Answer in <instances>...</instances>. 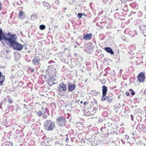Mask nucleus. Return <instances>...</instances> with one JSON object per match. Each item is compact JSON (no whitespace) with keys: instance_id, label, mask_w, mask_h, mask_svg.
<instances>
[{"instance_id":"obj_1","label":"nucleus","mask_w":146,"mask_h":146,"mask_svg":"<svg viewBox=\"0 0 146 146\" xmlns=\"http://www.w3.org/2000/svg\"><path fill=\"white\" fill-rule=\"evenodd\" d=\"M44 127L47 131H52L55 128V124L51 120H47L44 122Z\"/></svg>"},{"instance_id":"obj_2","label":"nucleus","mask_w":146,"mask_h":146,"mask_svg":"<svg viewBox=\"0 0 146 146\" xmlns=\"http://www.w3.org/2000/svg\"><path fill=\"white\" fill-rule=\"evenodd\" d=\"M56 69L54 68L52 65H51L48 66L47 69L46 70V75L44 76V77L46 78L47 77L46 76L48 75V76L49 74H51L52 75L54 76L55 77L56 75Z\"/></svg>"},{"instance_id":"obj_3","label":"nucleus","mask_w":146,"mask_h":146,"mask_svg":"<svg viewBox=\"0 0 146 146\" xmlns=\"http://www.w3.org/2000/svg\"><path fill=\"white\" fill-rule=\"evenodd\" d=\"M57 123L60 126H64L66 123L65 118L60 116L56 118Z\"/></svg>"},{"instance_id":"obj_4","label":"nucleus","mask_w":146,"mask_h":146,"mask_svg":"<svg viewBox=\"0 0 146 146\" xmlns=\"http://www.w3.org/2000/svg\"><path fill=\"white\" fill-rule=\"evenodd\" d=\"M8 35H10L9 38H8L7 40L10 43L11 46H12L16 42L15 39V35L13 34H10L9 33Z\"/></svg>"},{"instance_id":"obj_5","label":"nucleus","mask_w":146,"mask_h":146,"mask_svg":"<svg viewBox=\"0 0 146 146\" xmlns=\"http://www.w3.org/2000/svg\"><path fill=\"white\" fill-rule=\"evenodd\" d=\"M12 47L14 50L17 51L21 50L23 48V45L18 42H16Z\"/></svg>"},{"instance_id":"obj_6","label":"nucleus","mask_w":146,"mask_h":146,"mask_svg":"<svg viewBox=\"0 0 146 146\" xmlns=\"http://www.w3.org/2000/svg\"><path fill=\"white\" fill-rule=\"evenodd\" d=\"M49 79L48 80V84L50 86H52L53 84H54V82L56 79L53 76H48Z\"/></svg>"},{"instance_id":"obj_7","label":"nucleus","mask_w":146,"mask_h":146,"mask_svg":"<svg viewBox=\"0 0 146 146\" xmlns=\"http://www.w3.org/2000/svg\"><path fill=\"white\" fill-rule=\"evenodd\" d=\"M58 89L60 92L65 91L66 90V87L65 84L62 82L59 84Z\"/></svg>"},{"instance_id":"obj_8","label":"nucleus","mask_w":146,"mask_h":146,"mask_svg":"<svg viewBox=\"0 0 146 146\" xmlns=\"http://www.w3.org/2000/svg\"><path fill=\"white\" fill-rule=\"evenodd\" d=\"M145 77L144 74L143 72H141L137 76L138 80L140 82H143L144 81Z\"/></svg>"},{"instance_id":"obj_9","label":"nucleus","mask_w":146,"mask_h":146,"mask_svg":"<svg viewBox=\"0 0 146 146\" xmlns=\"http://www.w3.org/2000/svg\"><path fill=\"white\" fill-rule=\"evenodd\" d=\"M139 28L141 33L143 34L145 36H146V25L141 26Z\"/></svg>"},{"instance_id":"obj_10","label":"nucleus","mask_w":146,"mask_h":146,"mask_svg":"<svg viewBox=\"0 0 146 146\" xmlns=\"http://www.w3.org/2000/svg\"><path fill=\"white\" fill-rule=\"evenodd\" d=\"M92 34H86L84 35L83 38L86 40H90L92 37Z\"/></svg>"},{"instance_id":"obj_11","label":"nucleus","mask_w":146,"mask_h":146,"mask_svg":"<svg viewBox=\"0 0 146 146\" xmlns=\"http://www.w3.org/2000/svg\"><path fill=\"white\" fill-rule=\"evenodd\" d=\"M40 59H39L38 57H36L33 59L32 60V62L34 65H38V64Z\"/></svg>"},{"instance_id":"obj_12","label":"nucleus","mask_w":146,"mask_h":146,"mask_svg":"<svg viewBox=\"0 0 146 146\" xmlns=\"http://www.w3.org/2000/svg\"><path fill=\"white\" fill-rule=\"evenodd\" d=\"M75 86L74 84H69L68 87V90L71 92L75 88Z\"/></svg>"},{"instance_id":"obj_13","label":"nucleus","mask_w":146,"mask_h":146,"mask_svg":"<svg viewBox=\"0 0 146 146\" xmlns=\"http://www.w3.org/2000/svg\"><path fill=\"white\" fill-rule=\"evenodd\" d=\"M105 50L109 53H110L111 55H113L114 54V52L112 49L109 47H106L104 48Z\"/></svg>"},{"instance_id":"obj_14","label":"nucleus","mask_w":146,"mask_h":146,"mask_svg":"<svg viewBox=\"0 0 146 146\" xmlns=\"http://www.w3.org/2000/svg\"><path fill=\"white\" fill-rule=\"evenodd\" d=\"M102 94H103V96H104L107 94L108 88L106 86L104 85L102 86Z\"/></svg>"},{"instance_id":"obj_15","label":"nucleus","mask_w":146,"mask_h":146,"mask_svg":"<svg viewBox=\"0 0 146 146\" xmlns=\"http://www.w3.org/2000/svg\"><path fill=\"white\" fill-rule=\"evenodd\" d=\"M8 38L5 35H4V32L2 31L0 36V41L3 39L5 40V41H7Z\"/></svg>"},{"instance_id":"obj_16","label":"nucleus","mask_w":146,"mask_h":146,"mask_svg":"<svg viewBox=\"0 0 146 146\" xmlns=\"http://www.w3.org/2000/svg\"><path fill=\"white\" fill-rule=\"evenodd\" d=\"M5 80V77L4 76L1 75V73L0 71V85H2V84L4 81Z\"/></svg>"},{"instance_id":"obj_17","label":"nucleus","mask_w":146,"mask_h":146,"mask_svg":"<svg viewBox=\"0 0 146 146\" xmlns=\"http://www.w3.org/2000/svg\"><path fill=\"white\" fill-rule=\"evenodd\" d=\"M55 144L56 146H64L63 142L60 141H57Z\"/></svg>"},{"instance_id":"obj_18","label":"nucleus","mask_w":146,"mask_h":146,"mask_svg":"<svg viewBox=\"0 0 146 146\" xmlns=\"http://www.w3.org/2000/svg\"><path fill=\"white\" fill-rule=\"evenodd\" d=\"M48 112L47 111V109L45 108L44 109V111L42 114V117L44 119H46L47 117V115L46 114V113Z\"/></svg>"},{"instance_id":"obj_19","label":"nucleus","mask_w":146,"mask_h":146,"mask_svg":"<svg viewBox=\"0 0 146 146\" xmlns=\"http://www.w3.org/2000/svg\"><path fill=\"white\" fill-rule=\"evenodd\" d=\"M90 93L91 94L96 96L98 95V94H99L98 92L94 90L91 91Z\"/></svg>"},{"instance_id":"obj_20","label":"nucleus","mask_w":146,"mask_h":146,"mask_svg":"<svg viewBox=\"0 0 146 146\" xmlns=\"http://www.w3.org/2000/svg\"><path fill=\"white\" fill-rule=\"evenodd\" d=\"M6 146H13V143L10 142H6L4 143Z\"/></svg>"},{"instance_id":"obj_21","label":"nucleus","mask_w":146,"mask_h":146,"mask_svg":"<svg viewBox=\"0 0 146 146\" xmlns=\"http://www.w3.org/2000/svg\"><path fill=\"white\" fill-rule=\"evenodd\" d=\"M45 26L43 25H41L39 26V28L40 30H44L45 29Z\"/></svg>"},{"instance_id":"obj_22","label":"nucleus","mask_w":146,"mask_h":146,"mask_svg":"<svg viewBox=\"0 0 146 146\" xmlns=\"http://www.w3.org/2000/svg\"><path fill=\"white\" fill-rule=\"evenodd\" d=\"M37 115L39 116L41 115L42 113V112L40 111H38L36 112Z\"/></svg>"},{"instance_id":"obj_23","label":"nucleus","mask_w":146,"mask_h":146,"mask_svg":"<svg viewBox=\"0 0 146 146\" xmlns=\"http://www.w3.org/2000/svg\"><path fill=\"white\" fill-rule=\"evenodd\" d=\"M106 95H105V96H104L103 94H102V95L101 98V101H104L106 100V97H105V96Z\"/></svg>"},{"instance_id":"obj_24","label":"nucleus","mask_w":146,"mask_h":146,"mask_svg":"<svg viewBox=\"0 0 146 146\" xmlns=\"http://www.w3.org/2000/svg\"><path fill=\"white\" fill-rule=\"evenodd\" d=\"M60 61L66 63V59L64 58H62L60 59Z\"/></svg>"},{"instance_id":"obj_25","label":"nucleus","mask_w":146,"mask_h":146,"mask_svg":"<svg viewBox=\"0 0 146 146\" xmlns=\"http://www.w3.org/2000/svg\"><path fill=\"white\" fill-rule=\"evenodd\" d=\"M83 14H82V13H78L77 15L79 19L81 18Z\"/></svg>"},{"instance_id":"obj_26","label":"nucleus","mask_w":146,"mask_h":146,"mask_svg":"<svg viewBox=\"0 0 146 146\" xmlns=\"http://www.w3.org/2000/svg\"><path fill=\"white\" fill-rule=\"evenodd\" d=\"M23 12L22 11H21L19 13V17H21L23 16Z\"/></svg>"},{"instance_id":"obj_27","label":"nucleus","mask_w":146,"mask_h":146,"mask_svg":"<svg viewBox=\"0 0 146 146\" xmlns=\"http://www.w3.org/2000/svg\"><path fill=\"white\" fill-rule=\"evenodd\" d=\"M66 136L67 137L65 139V141L66 143H68L69 141V139L68 137V134H66Z\"/></svg>"},{"instance_id":"obj_28","label":"nucleus","mask_w":146,"mask_h":146,"mask_svg":"<svg viewBox=\"0 0 146 146\" xmlns=\"http://www.w3.org/2000/svg\"><path fill=\"white\" fill-rule=\"evenodd\" d=\"M54 63H55V62L52 60H51V61L48 62V63L49 64H52V65L53 66H54V64H53Z\"/></svg>"},{"instance_id":"obj_29","label":"nucleus","mask_w":146,"mask_h":146,"mask_svg":"<svg viewBox=\"0 0 146 146\" xmlns=\"http://www.w3.org/2000/svg\"><path fill=\"white\" fill-rule=\"evenodd\" d=\"M132 33H134V34L132 35L133 37H134L135 35H136L137 34V33L136 31L134 30L132 32Z\"/></svg>"},{"instance_id":"obj_30","label":"nucleus","mask_w":146,"mask_h":146,"mask_svg":"<svg viewBox=\"0 0 146 146\" xmlns=\"http://www.w3.org/2000/svg\"><path fill=\"white\" fill-rule=\"evenodd\" d=\"M43 5L44 6H48V5H49V4L48 3L45 2L43 3Z\"/></svg>"},{"instance_id":"obj_31","label":"nucleus","mask_w":146,"mask_h":146,"mask_svg":"<svg viewBox=\"0 0 146 146\" xmlns=\"http://www.w3.org/2000/svg\"><path fill=\"white\" fill-rule=\"evenodd\" d=\"M112 101V100L111 99H108L107 100V101L108 102H111Z\"/></svg>"},{"instance_id":"obj_32","label":"nucleus","mask_w":146,"mask_h":146,"mask_svg":"<svg viewBox=\"0 0 146 146\" xmlns=\"http://www.w3.org/2000/svg\"><path fill=\"white\" fill-rule=\"evenodd\" d=\"M55 3L58 4H59V1L58 0H56L55 1Z\"/></svg>"},{"instance_id":"obj_33","label":"nucleus","mask_w":146,"mask_h":146,"mask_svg":"<svg viewBox=\"0 0 146 146\" xmlns=\"http://www.w3.org/2000/svg\"><path fill=\"white\" fill-rule=\"evenodd\" d=\"M131 119L132 121H133V116L132 115H131Z\"/></svg>"},{"instance_id":"obj_34","label":"nucleus","mask_w":146,"mask_h":146,"mask_svg":"<svg viewBox=\"0 0 146 146\" xmlns=\"http://www.w3.org/2000/svg\"><path fill=\"white\" fill-rule=\"evenodd\" d=\"M135 94V92L134 91H133L132 92H131V94L132 95V96H133Z\"/></svg>"},{"instance_id":"obj_35","label":"nucleus","mask_w":146,"mask_h":146,"mask_svg":"<svg viewBox=\"0 0 146 146\" xmlns=\"http://www.w3.org/2000/svg\"><path fill=\"white\" fill-rule=\"evenodd\" d=\"M30 70H31V71L32 72H35V70H34V69H33V68H30Z\"/></svg>"},{"instance_id":"obj_36","label":"nucleus","mask_w":146,"mask_h":146,"mask_svg":"<svg viewBox=\"0 0 146 146\" xmlns=\"http://www.w3.org/2000/svg\"><path fill=\"white\" fill-rule=\"evenodd\" d=\"M8 101L9 102V103H11L12 102V101L11 100L8 99Z\"/></svg>"},{"instance_id":"obj_37","label":"nucleus","mask_w":146,"mask_h":146,"mask_svg":"<svg viewBox=\"0 0 146 146\" xmlns=\"http://www.w3.org/2000/svg\"><path fill=\"white\" fill-rule=\"evenodd\" d=\"M125 94L127 96H129V93L128 92H125Z\"/></svg>"},{"instance_id":"obj_38","label":"nucleus","mask_w":146,"mask_h":146,"mask_svg":"<svg viewBox=\"0 0 146 146\" xmlns=\"http://www.w3.org/2000/svg\"><path fill=\"white\" fill-rule=\"evenodd\" d=\"M125 137L127 139H128L129 138V136L127 135H125Z\"/></svg>"},{"instance_id":"obj_39","label":"nucleus","mask_w":146,"mask_h":146,"mask_svg":"<svg viewBox=\"0 0 146 146\" xmlns=\"http://www.w3.org/2000/svg\"><path fill=\"white\" fill-rule=\"evenodd\" d=\"M47 7V9H49L50 8H51V7L50 5H48Z\"/></svg>"},{"instance_id":"obj_40","label":"nucleus","mask_w":146,"mask_h":146,"mask_svg":"<svg viewBox=\"0 0 146 146\" xmlns=\"http://www.w3.org/2000/svg\"><path fill=\"white\" fill-rule=\"evenodd\" d=\"M129 91H130V93H131V92H132L133 91V90L132 89H129Z\"/></svg>"},{"instance_id":"obj_41","label":"nucleus","mask_w":146,"mask_h":146,"mask_svg":"<svg viewBox=\"0 0 146 146\" xmlns=\"http://www.w3.org/2000/svg\"><path fill=\"white\" fill-rule=\"evenodd\" d=\"M32 16H33V17H34V18H36V17H37V15H32Z\"/></svg>"},{"instance_id":"obj_42","label":"nucleus","mask_w":146,"mask_h":146,"mask_svg":"<svg viewBox=\"0 0 146 146\" xmlns=\"http://www.w3.org/2000/svg\"><path fill=\"white\" fill-rule=\"evenodd\" d=\"M93 109L94 111H95L96 110V107H94Z\"/></svg>"},{"instance_id":"obj_43","label":"nucleus","mask_w":146,"mask_h":146,"mask_svg":"<svg viewBox=\"0 0 146 146\" xmlns=\"http://www.w3.org/2000/svg\"><path fill=\"white\" fill-rule=\"evenodd\" d=\"M85 114L86 115H87V116L90 115V113H88V114H87V112H86V113H85Z\"/></svg>"},{"instance_id":"obj_44","label":"nucleus","mask_w":146,"mask_h":146,"mask_svg":"<svg viewBox=\"0 0 146 146\" xmlns=\"http://www.w3.org/2000/svg\"><path fill=\"white\" fill-rule=\"evenodd\" d=\"M121 38L123 40H124V39L125 38V36H122Z\"/></svg>"},{"instance_id":"obj_45","label":"nucleus","mask_w":146,"mask_h":146,"mask_svg":"<svg viewBox=\"0 0 146 146\" xmlns=\"http://www.w3.org/2000/svg\"><path fill=\"white\" fill-rule=\"evenodd\" d=\"M105 97H106V100H107L108 99H109V97L108 96H105Z\"/></svg>"},{"instance_id":"obj_46","label":"nucleus","mask_w":146,"mask_h":146,"mask_svg":"<svg viewBox=\"0 0 146 146\" xmlns=\"http://www.w3.org/2000/svg\"><path fill=\"white\" fill-rule=\"evenodd\" d=\"M87 102H84V105H85V104H87Z\"/></svg>"},{"instance_id":"obj_47","label":"nucleus","mask_w":146,"mask_h":146,"mask_svg":"<svg viewBox=\"0 0 146 146\" xmlns=\"http://www.w3.org/2000/svg\"><path fill=\"white\" fill-rule=\"evenodd\" d=\"M44 109H45V108H44L43 107H42V110H44Z\"/></svg>"},{"instance_id":"obj_48","label":"nucleus","mask_w":146,"mask_h":146,"mask_svg":"<svg viewBox=\"0 0 146 146\" xmlns=\"http://www.w3.org/2000/svg\"><path fill=\"white\" fill-rule=\"evenodd\" d=\"M19 109V108H18L15 110L16 112H17L18 111V109Z\"/></svg>"},{"instance_id":"obj_49","label":"nucleus","mask_w":146,"mask_h":146,"mask_svg":"<svg viewBox=\"0 0 146 146\" xmlns=\"http://www.w3.org/2000/svg\"><path fill=\"white\" fill-rule=\"evenodd\" d=\"M1 20L0 19V24H1Z\"/></svg>"},{"instance_id":"obj_50","label":"nucleus","mask_w":146,"mask_h":146,"mask_svg":"<svg viewBox=\"0 0 146 146\" xmlns=\"http://www.w3.org/2000/svg\"><path fill=\"white\" fill-rule=\"evenodd\" d=\"M76 44H78V46H79V44H78V43H77V42H76Z\"/></svg>"},{"instance_id":"obj_51","label":"nucleus","mask_w":146,"mask_h":146,"mask_svg":"<svg viewBox=\"0 0 146 146\" xmlns=\"http://www.w3.org/2000/svg\"><path fill=\"white\" fill-rule=\"evenodd\" d=\"M145 11H146V8H145Z\"/></svg>"},{"instance_id":"obj_52","label":"nucleus","mask_w":146,"mask_h":146,"mask_svg":"<svg viewBox=\"0 0 146 146\" xmlns=\"http://www.w3.org/2000/svg\"><path fill=\"white\" fill-rule=\"evenodd\" d=\"M82 103V101L80 102V103Z\"/></svg>"},{"instance_id":"obj_53","label":"nucleus","mask_w":146,"mask_h":146,"mask_svg":"<svg viewBox=\"0 0 146 146\" xmlns=\"http://www.w3.org/2000/svg\"><path fill=\"white\" fill-rule=\"evenodd\" d=\"M74 47H77L76 46V45H74Z\"/></svg>"},{"instance_id":"obj_54","label":"nucleus","mask_w":146,"mask_h":146,"mask_svg":"<svg viewBox=\"0 0 146 146\" xmlns=\"http://www.w3.org/2000/svg\"><path fill=\"white\" fill-rule=\"evenodd\" d=\"M24 106H26V105L25 104H24Z\"/></svg>"},{"instance_id":"obj_55","label":"nucleus","mask_w":146,"mask_h":146,"mask_svg":"<svg viewBox=\"0 0 146 146\" xmlns=\"http://www.w3.org/2000/svg\"><path fill=\"white\" fill-rule=\"evenodd\" d=\"M68 146H71V145H68Z\"/></svg>"},{"instance_id":"obj_56","label":"nucleus","mask_w":146,"mask_h":146,"mask_svg":"<svg viewBox=\"0 0 146 146\" xmlns=\"http://www.w3.org/2000/svg\"><path fill=\"white\" fill-rule=\"evenodd\" d=\"M104 113H107V112H104Z\"/></svg>"},{"instance_id":"obj_57","label":"nucleus","mask_w":146,"mask_h":146,"mask_svg":"<svg viewBox=\"0 0 146 146\" xmlns=\"http://www.w3.org/2000/svg\"><path fill=\"white\" fill-rule=\"evenodd\" d=\"M0 107H1V105H0Z\"/></svg>"},{"instance_id":"obj_58","label":"nucleus","mask_w":146,"mask_h":146,"mask_svg":"<svg viewBox=\"0 0 146 146\" xmlns=\"http://www.w3.org/2000/svg\"><path fill=\"white\" fill-rule=\"evenodd\" d=\"M0 107H1V105H0Z\"/></svg>"},{"instance_id":"obj_59","label":"nucleus","mask_w":146,"mask_h":146,"mask_svg":"<svg viewBox=\"0 0 146 146\" xmlns=\"http://www.w3.org/2000/svg\"><path fill=\"white\" fill-rule=\"evenodd\" d=\"M123 0H121V1L122 2V1Z\"/></svg>"}]
</instances>
